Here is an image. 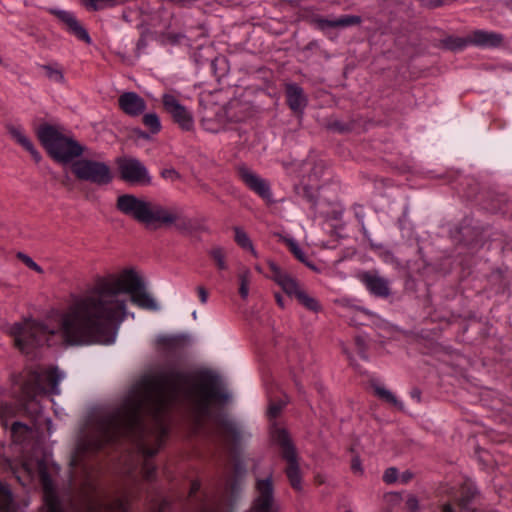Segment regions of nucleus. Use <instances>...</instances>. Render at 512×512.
Returning a JSON list of instances; mask_svg holds the SVG:
<instances>
[{
  "label": "nucleus",
  "instance_id": "864d4df0",
  "mask_svg": "<svg viewBox=\"0 0 512 512\" xmlns=\"http://www.w3.org/2000/svg\"><path fill=\"white\" fill-rule=\"evenodd\" d=\"M192 317H193L194 319H196V318H197V312H196V311H194V312L192 313Z\"/></svg>",
  "mask_w": 512,
  "mask_h": 512
},
{
  "label": "nucleus",
  "instance_id": "1a4fd4ad",
  "mask_svg": "<svg viewBox=\"0 0 512 512\" xmlns=\"http://www.w3.org/2000/svg\"><path fill=\"white\" fill-rule=\"evenodd\" d=\"M72 171L78 179L97 185H107L112 181L111 169L104 162L89 159L76 160L72 164Z\"/></svg>",
  "mask_w": 512,
  "mask_h": 512
},
{
  "label": "nucleus",
  "instance_id": "a878e982",
  "mask_svg": "<svg viewBox=\"0 0 512 512\" xmlns=\"http://www.w3.org/2000/svg\"><path fill=\"white\" fill-rule=\"evenodd\" d=\"M143 123L152 134H157L162 128L160 118L155 112L146 113L143 116Z\"/></svg>",
  "mask_w": 512,
  "mask_h": 512
},
{
  "label": "nucleus",
  "instance_id": "6ab92c4d",
  "mask_svg": "<svg viewBox=\"0 0 512 512\" xmlns=\"http://www.w3.org/2000/svg\"><path fill=\"white\" fill-rule=\"evenodd\" d=\"M362 21L360 16L356 15H344L337 19H327L321 16H315L312 18V23L315 27L321 31H326L330 28L336 27H349L358 25Z\"/></svg>",
  "mask_w": 512,
  "mask_h": 512
},
{
  "label": "nucleus",
  "instance_id": "603ef678",
  "mask_svg": "<svg viewBox=\"0 0 512 512\" xmlns=\"http://www.w3.org/2000/svg\"><path fill=\"white\" fill-rule=\"evenodd\" d=\"M343 351L346 353L347 357H348V358H349V360L352 362V361H353V359H352L351 355L346 351V349H344Z\"/></svg>",
  "mask_w": 512,
  "mask_h": 512
},
{
  "label": "nucleus",
  "instance_id": "3c124183",
  "mask_svg": "<svg viewBox=\"0 0 512 512\" xmlns=\"http://www.w3.org/2000/svg\"><path fill=\"white\" fill-rule=\"evenodd\" d=\"M505 6L512 11V0H504Z\"/></svg>",
  "mask_w": 512,
  "mask_h": 512
},
{
  "label": "nucleus",
  "instance_id": "72a5a7b5",
  "mask_svg": "<svg viewBox=\"0 0 512 512\" xmlns=\"http://www.w3.org/2000/svg\"><path fill=\"white\" fill-rule=\"evenodd\" d=\"M151 501L153 502L151 506L152 512H166L169 508L168 500L161 495H158L157 499Z\"/></svg>",
  "mask_w": 512,
  "mask_h": 512
},
{
  "label": "nucleus",
  "instance_id": "ddd939ff",
  "mask_svg": "<svg viewBox=\"0 0 512 512\" xmlns=\"http://www.w3.org/2000/svg\"><path fill=\"white\" fill-rule=\"evenodd\" d=\"M49 12L57 17L59 21L67 26L69 33L73 34L78 40L90 45L92 39L87 29L78 21L77 17L72 11L63 10L60 8H50Z\"/></svg>",
  "mask_w": 512,
  "mask_h": 512
},
{
  "label": "nucleus",
  "instance_id": "09e8293b",
  "mask_svg": "<svg viewBox=\"0 0 512 512\" xmlns=\"http://www.w3.org/2000/svg\"><path fill=\"white\" fill-rule=\"evenodd\" d=\"M442 512H455V510L451 504L447 503L443 505Z\"/></svg>",
  "mask_w": 512,
  "mask_h": 512
},
{
  "label": "nucleus",
  "instance_id": "e433bc0d",
  "mask_svg": "<svg viewBox=\"0 0 512 512\" xmlns=\"http://www.w3.org/2000/svg\"><path fill=\"white\" fill-rule=\"evenodd\" d=\"M406 506L409 512H419V502L415 496H409L407 498Z\"/></svg>",
  "mask_w": 512,
  "mask_h": 512
},
{
  "label": "nucleus",
  "instance_id": "4c0bfd02",
  "mask_svg": "<svg viewBox=\"0 0 512 512\" xmlns=\"http://www.w3.org/2000/svg\"><path fill=\"white\" fill-rule=\"evenodd\" d=\"M162 177L171 181L178 180L180 178L179 173L175 169H164L162 171Z\"/></svg>",
  "mask_w": 512,
  "mask_h": 512
},
{
  "label": "nucleus",
  "instance_id": "393cba45",
  "mask_svg": "<svg viewBox=\"0 0 512 512\" xmlns=\"http://www.w3.org/2000/svg\"><path fill=\"white\" fill-rule=\"evenodd\" d=\"M290 251L293 255L302 263L307 265L308 267L315 268L309 261L307 254L300 246V244L293 238L287 240Z\"/></svg>",
  "mask_w": 512,
  "mask_h": 512
},
{
  "label": "nucleus",
  "instance_id": "aec40b11",
  "mask_svg": "<svg viewBox=\"0 0 512 512\" xmlns=\"http://www.w3.org/2000/svg\"><path fill=\"white\" fill-rule=\"evenodd\" d=\"M5 128L9 135L27 152L30 153L31 157L34 159L36 163H39L41 161V154L35 148L32 141L25 135L24 129L21 125H14L8 123L5 125Z\"/></svg>",
  "mask_w": 512,
  "mask_h": 512
},
{
  "label": "nucleus",
  "instance_id": "79ce46f5",
  "mask_svg": "<svg viewBox=\"0 0 512 512\" xmlns=\"http://www.w3.org/2000/svg\"><path fill=\"white\" fill-rule=\"evenodd\" d=\"M453 1L454 0H429V6L432 8H436L444 5H449Z\"/></svg>",
  "mask_w": 512,
  "mask_h": 512
},
{
  "label": "nucleus",
  "instance_id": "0eeeda50",
  "mask_svg": "<svg viewBox=\"0 0 512 512\" xmlns=\"http://www.w3.org/2000/svg\"><path fill=\"white\" fill-rule=\"evenodd\" d=\"M271 437L282 449V457L287 461L288 467L286 475L292 488L298 492H302V474L300 471L297 452L295 446L285 429L275 428L271 432Z\"/></svg>",
  "mask_w": 512,
  "mask_h": 512
},
{
  "label": "nucleus",
  "instance_id": "49530a36",
  "mask_svg": "<svg viewBox=\"0 0 512 512\" xmlns=\"http://www.w3.org/2000/svg\"><path fill=\"white\" fill-rule=\"evenodd\" d=\"M275 299H276V302L277 304L281 307V308H284L285 305H284V301H283V296L281 294H275Z\"/></svg>",
  "mask_w": 512,
  "mask_h": 512
},
{
  "label": "nucleus",
  "instance_id": "9d476101",
  "mask_svg": "<svg viewBox=\"0 0 512 512\" xmlns=\"http://www.w3.org/2000/svg\"><path fill=\"white\" fill-rule=\"evenodd\" d=\"M164 109L171 115L173 121L184 131H191L194 128L193 113L172 94L165 93L162 96Z\"/></svg>",
  "mask_w": 512,
  "mask_h": 512
},
{
  "label": "nucleus",
  "instance_id": "a19ab883",
  "mask_svg": "<svg viewBox=\"0 0 512 512\" xmlns=\"http://www.w3.org/2000/svg\"><path fill=\"white\" fill-rule=\"evenodd\" d=\"M197 292H198V295H199V299H200V302L202 304H206L207 301H208V292L206 291V289L202 286H199L197 288Z\"/></svg>",
  "mask_w": 512,
  "mask_h": 512
},
{
  "label": "nucleus",
  "instance_id": "dca6fc26",
  "mask_svg": "<svg viewBox=\"0 0 512 512\" xmlns=\"http://www.w3.org/2000/svg\"><path fill=\"white\" fill-rule=\"evenodd\" d=\"M131 495L129 493L109 502L94 501L88 507V512H129Z\"/></svg>",
  "mask_w": 512,
  "mask_h": 512
},
{
  "label": "nucleus",
  "instance_id": "58836bf2",
  "mask_svg": "<svg viewBox=\"0 0 512 512\" xmlns=\"http://www.w3.org/2000/svg\"><path fill=\"white\" fill-rule=\"evenodd\" d=\"M356 346L358 348L359 355L362 359L367 360L365 345H364V339L360 336L356 337L355 339Z\"/></svg>",
  "mask_w": 512,
  "mask_h": 512
},
{
  "label": "nucleus",
  "instance_id": "423d86ee",
  "mask_svg": "<svg viewBox=\"0 0 512 512\" xmlns=\"http://www.w3.org/2000/svg\"><path fill=\"white\" fill-rule=\"evenodd\" d=\"M51 512H64L56 497H51ZM249 512H280V505L275 500L271 472L265 478L256 479L255 497Z\"/></svg>",
  "mask_w": 512,
  "mask_h": 512
},
{
  "label": "nucleus",
  "instance_id": "f8f14e48",
  "mask_svg": "<svg viewBox=\"0 0 512 512\" xmlns=\"http://www.w3.org/2000/svg\"><path fill=\"white\" fill-rule=\"evenodd\" d=\"M118 167L121 177L129 183L149 184L151 182L147 168L138 159H120Z\"/></svg>",
  "mask_w": 512,
  "mask_h": 512
},
{
  "label": "nucleus",
  "instance_id": "ea45409f",
  "mask_svg": "<svg viewBox=\"0 0 512 512\" xmlns=\"http://www.w3.org/2000/svg\"><path fill=\"white\" fill-rule=\"evenodd\" d=\"M20 430H24L25 432H28L30 430V428L28 427V425H26L22 422H19V421L14 422L11 426L12 433L14 435H16L17 433L20 432Z\"/></svg>",
  "mask_w": 512,
  "mask_h": 512
},
{
  "label": "nucleus",
  "instance_id": "c9c22d12",
  "mask_svg": "<svg viewBox=\"0 0 512 512\" xmlns=\"http://www.w3.org/2000/svg\"><path fill=\"white\" fill-rule=\"evenodd\" d=\"M351 470L354 474H357V475H363L364 473V468L362 466V462H361V459L359 456H355L352 458V461H351Z\"/></svg>",
  "mask_w": 512,
  "mask_h": 512
},
{
  "label": "nucleus",
  "instance_id": "f257e3e1",
  "mask_svg": "<svg viewBox=\"0 0 512 512\" xmlns=\"http://www.w3.org/2000/svg\"><path fill=\"white\" fill-rule=\"evenodd\" d=\"M194 398L197 423L210 418V401H227L217 375L205 372L198 383L191 375L177 370H164L142 377L114 409L102 412L95 433L87 440L86 449L98 451L120 440L133 443L143 458L141 472L152 481L156 466L151 458L158 453L169 433L168 410L182 396Z\"/></svg>",
  "mask_w": 512,
  "mask_h": 512
},
{
  "label": "nucleus",
  "instance_id": "39448f33",
  "mask_svg": "<svg viewBox=\"0 0 512 512\" xmlns=\"http://www.w3.org/2000/svg\"><path fill=\"white\" fill-rule=\"evenodd\" d=\"M37 135L50 156L58 162L67 164L84 151V147L75 139L62 134L52 125L40 126Z\"/></svg>",
  "mask_w": 512,
  "mask_h": 512
},
{
  "label": "nucleus",
  "instance_id": "6e6552de",
  "mask_svg": "<svg viewBox=\"0 0 512 512\" xmlns=\"http://www.w3.org/2000/svg\"><path fill=\"white\" fill-rule=\"evenodd\" d=\"M272 272V279L282 288L288 296H294L297 300L308 310L319 312L321 305L314 297L307 294L288 273L281 270V268L273 261L268 263Z\"/></svg>",
  "mask_w": 512,
  "mask_h": 512
},
{
  "label": "nucleus",
  "instance_id": "2f4dec72",
  "mask_svg": "<svg viewBox=\"0 0 512 512\" xmlns=\"http://www.w3.org/2000/svg\"><path fill=\"white\" fill-rule=\"evenodd\" d=\"M17 257L30 269L35 272L42 274L44 271L40 265H38L30 256L25 253L19 252Z\"/></svg>",
  "mask_w": 512,
  "mask_h": 512
},
{
  "label": "nucleus",
  "instance_id": "bb28decb",
  "mask_svg": "<svg viewBox=\"0 0 512 512\" xmlns=\"http://www.w3.org/2000/svg\"><path fill=\"white\" fill-rule=\"evenodd\" d=\"M84 6L88 10L99 11L104 10L106 8L114 7L116 2L115 0H82Z\"/></svg>",
  "mask_w": 512,
  "mask_h": 512
},
{
  "label": "nucleus",
  "instance_id": "c756f323",
  "mask_svg": "<svg viewBox=\"0 0 512 512\" xmlns=\"http://www.w3.org/2000/svg\"><path fill=\"white\" fill-rule=\"evenodd\" d=\"M375 392L379 397L385 399L387 402H390L402 408V402L398 401L396 396L386 388L381 386H375Z\"/></svg>",
  "mask_w": 512,
  "mask_h": 512
},
{
  "label": "nucleus",
  "instance_id": "5701e85b",
  "mask_svg": "<svg viewBox=\"0 0 512 512\" xmlns=\"http://www.w3.org/2000/svg\"><path fill=\"white\" fill-rule=\"evenodd\" d=\"M235 242L244 250H248L254 257H258V252L255 250L252 240L245 230L241 227L234 228Z\"/></svg>",
  "mask_w": 512,
  "mask_h": 512
},
{
  "label": "nucleus",
  "instance_id": "473e14b6",
  "mask_svg": "<svg viewBox=\"0 0 512 512\" xmlns=\"http://www.w3.org/2000/svg\"><path fill=\"white\" fill-rule=\"evenodd\" d=\"M221 424L225 432L230 433L236 440L240 438V431L232 420L225 418Z\"/></svg>",
  "mask_w": 512,
  "mask_h": 512
},
{
  "label": "nucleus",
  "instance_id": "a18cd8bd",
  "mask_svg": "<svg viewBox=\"0 0 512 512\" xmlns=\"http://www.w3.org/2000/svg\"><path fill=\"white\" fill-rule=\"evenodd\" d=\"M410 394L413 399H415L418 402L420 401L421 391L419 389H413Z\"/></svg>",
  "mask_w": 512,
  "mask_h": 512
},
{
  "label": "nucleus",
  "instance_id": "8fccbe9b",
  "mask_svg": "<svg viewBox=\"0 0 512 512\" xmlns=\"http://www.w3.org/2000/svg\"><path fill=\"white\" fill-rule=\"evenodd\" d=\"M143 45H144V40H143V37H141L139 40H138V43H137V49L139 51L143 50Z\"/></svg>",
  "mask_w": 512,
  "mask_h": 512
},
{
  "label": "nucleus",
  "instance_id": "37998d69",
  "mask_svg": "<svg viewBox=\"0 0 512 512\" xmlns=\"http://www.w3.org/2000/svg\"><path fill=\"white\" fill-rule=\"evenodd\" d=\"M281 411V405L279 404H271L269 406L268 413L271 417H276Z\"/></svg>",
  "mask_w": 512,
  "mask_h": 512
},
{
  "label": "nucleus",
  "instance_id": "f3484780",
  "mask_svg": "<svg viewBox=\"0 0 512 512\" xmlns=\"http://www.w3.org/2000/svg\"><path fill=\"white\" fill-rule=\"evenodd\" d=\"M118 104L121 110L131 117L141 115L146 109L145 100L136 92H124L119 96Z\"/></svg>",
  "mask_w": 512,
  "mask_h": 512
},
{
  "label": "nucleus",
  "instance_id": "f03ea898",
  "mask_svg": "<svg viewBox=\"0 0 512 512\" xmlns=\"http://www.w3.org/2000/svg\"><path fill=\"white\" fill-rule=\"evenodd\" d=\"M127 295L137 307L158 311L156 299L146 290L142 275L134 268H124L98 278L84 294L76 297L60 315V329L25 318L9 328L17 347L26 354L44 345H56L61 334L68 345L103 344L116 340L120 325L127 317Z\"/></svg>",
  "mask_w": 512,
  "mask_h": 512
},
{
  "label": "nucleus",
  "instance_id": "b1692460",
  "mask_svg": "<svg viewBox=\"0 0 512 512\" xmlns=\"http://www.w3.org/2000/svg\"><path fill=\"white\" fill-rule=\"evenodd\" d=\"M13 506V494L9 485L0 484V511L11 512Z\"/></svg>",
  "mask_w": 512,
  "mask_h": 512
},
{
  "label": "nucleus",
  "instance_id": "7c9ffc66",
  "mask_svg": "<svg viewBox=\"0 0 512 512\" xmlns=\"http://www.w3.org/2000/svg\"><path fill=\"white\" fill-rule=\"evenodd\" d=\"M240 287L239 293L243 299H247L249 295V282H250V272L246 270L245 272L239 275Z\"/></svg>",
  "mask_w": 512,
  "mask_h": 512
},
{
  "label": "nucleus",
  "instance_id": "cd10ccee",
  "mask_svg": "<svg viewBox=\"0 0 512 512\" xmlns=\"http://www.w3.org/2000/svg\"><path fill=\"white\" fill-rule=\"evenodd\" d=\"M209 255L214 259L219 270H226L228 268L225 260L224 249L220 246L213 247L209 250Z\"/></svg>",
  "mask_w": 512,
  "mask_h": 512
},
{
  "label": "nucleus",
  "instance_id": "412c9836",
  "mask_svg": "<svg viewBox=\"0 0 512 512\" xmlns=\"http://www.w3.org/2000/svg\"><path fill=\"white\" fill-rule=\"evenodd\" d=\"M287 102L289 107L295 112H302L307 104L303 89L295 83L287 85Z\"/></svg>",
  "mask_w": 512,
  "mask_h": 512
},
{
  "label": "nucleus",
  "instance_id": "c03bdc74",
  "mask_svg": "<svg viewBox=\"0 0 512 512\" xmlns=\"http://www.w3.org/2000/svg\"><path fill=\"white\" fill-rule=\"evenodd\" d=\"M201 483L197 480L193 481L190 488V498L193 499L194 495L200 490Z\"/></svg>",
  "mask_w": 512,
  "mask_h": 512
},
{
  "label": "nucleus",
  "instance_id": "20e7f679",
  "mask_svg": "<svg viewBox=\"0 0 512 512\" xmlns=\"http://www.w3.org/2000/svg\"><path fill=\"white\" fill-rule=\"evenodd\" d=\"M234 479H226L224 484L204 491L202 497L195 503V512H232L234 503L240 494L241 481L246 475V465L236 461Z\"/></svg>",
  "mask_w": 512,
  "mask_h": 512
},
{
  "label": "nucleus",
  "instance_id": "5fc2aeb1",
  "mask_svg": "<svg viewBox=\"0 0 512 512\" xmlns=\"http://www.w3.org/2000/svg\"><path fill=\"white\" fill-rule=\"evenodd\" d=\"M345 512H353V511H352V510H350V509H348V510H346Z\"/></svg>",
  "mask_w": 512,
  "mask_h": 512
},
{
  "label": "nucleus",
  "instance_id": "4be33fe9",
  "mask_svg": "<svg viewBox=\"0 0 512 512\" xmlns=\"http://www.w3.org/2000/svg\"><path fill=\"white\" fill-rule=\"evenodd\" d=\"M440 45L442 48L450 51H462L468 46H471L470 36L468 37H458V36H448L440 41Z\"/></svg>",
  "mask_w": 512,
  "mask_h": 512
},
{
  "label": "nucleus",
  "instance_id": "c85d7f7f",
  "mask_svg": "<svg viewBox=\"0 0 512 512\" xmlns=\"http://www.w3.org/2000/svg\"><path fill=\"white\" fill-rule=\"evenodd\" d=\"M42 69L45 70L46 76L56 83H64L65 77L61 69L51 65H43Z\"/></svg>",
  "mask_w": 512,
  "mask_h": 512
},
{
  "label": "nucleus",
  "instance_id": "2eb2a0df",
  "mask_svg": "<svg viewBox=\"0 0 512 512\" xmlns=\"http://www.w3.org/2000/svg\"><path fill=\"white\" fill-rule=\"evenodd\" d=\"M361 281L367 290L375 297L388 298L391 295L390 281L377 272H364Z\"/></svg>",
  "mask_w": 512,
  "mask_h": 512
},
{
  "label": "nucleus",
  "instance_id": "4468645a",
  "mask_svg": "<svg viewBox=\"0 0 512 512\" xmlns=\"http://www.w3.org/2000/svg\"><path fill=\"white\" fill-rule=\"evenodd\" d=\"M65 374L58 368L47 369L35 374V381L39 391L49 392L53 395L60 394V382L64 379Z\"/></svg>",
  "mask_w": 512,
  "mask_h": 512
},
{
  "label": "nucleus",
  "instance_id": "9b49d317",
  "mask_svg": "<svg viewBox=\"0 0 512 512\" xmlns=\"http://www.w3.org/2000/svg\"><path fill=\"white\" fill-rule=\"evenodd\" d=\"M240 179L244 184L265 201L274 202L270 183L245 165L238 167Z\"/></svg>",
  "mask_w": 512,
  "mask_h": 512
},
{
  "label": "nucleus",
  "instance_id": "de8ad7c7",
  "mask_svg": "<svg viewBox=\"0 0 512 512\" xmlns=\"http://www.w3.org/2000/svg\"><path fill=\"white\" fill-rule=\"evenodd\" d=\"M412 476H413L412 473L407 471V472L402 474V480L401 481L403 483H406V482H408L412 478Z\"/></svg>",
  "mask_w": 512,
  "mask_h": 512
},
{
  "label": "nucleus",
  "instance_id": "f704fd0d",
  "mask_svg": "<svg viewBox=\"0 0 512 512\" xmlns=\"http://www.w3.org/2000/svg\"><path fill=\"white\" fill-rule=\"evenodd\" d=\"M398 479V470L395 467L387 468L383 474V480L387 484L394 483Z\"/></svg>",
  "mask_w": 512,
  "mask_h": 512
},
{
  "label": "nucleus",
  "instance_id": "7ed1b4c3",
  "mask_svg": "<svg viewBox=\"0 0 512 512\" xmlns=\"http://www.w3.org/2000/svg\"><path fill=\"white\" fill-rule=\"evenodd\" d=\"M117 209L148 228L171 225L178 219L175 209L141 199L132 194H123L117 198Z\"/></svg>",
  "mask_w": 512,
  "mask_h": 512
},
{
  "label": "nucleus",
  "instance_id": "a211bd4d",
  "mask_svg": "<svg viewBox=\"0 0 512 512\" xmlns=\"http://www.w3.org/2000/svg\"><path fill=\"white\" fill-rule=\"evenodd\" d=\"M503 40V34L483 29L475 30L470 35L471 46L480 48H498L502 45Z\"/></svg>",
  "mask_w": 512,
  "mask_h": 512
}]
</instances>
